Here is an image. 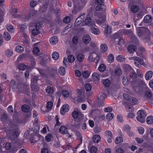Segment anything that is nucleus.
<instances>
[{
  "label": "nucleus",
  "mask_w": 153,
  "mask_h": 153,
  "mask_svg": "<svg viewBox=\"0 0 153 153\" xmlns=\"http://www.w3.org/2000/svg\"><path fill=\"white\" fill-rule=\"evenodd\" d=\"M125 67L127 68V70L129 71L130 72V76L132 79V80L131 81V83L134 89V91L136 92H138L140 88L138 86H137L136 87H134V85H137V83L136 82H134V79L136 77V75L135 72L131 68L130 66L127 64L125 65Z\"/></svg>",
  "instance_id": "1"
},
{
  "label": "nucleus",
  "mask_w": 153,
  "mask_h": 153,
  "mask_svg": "<svg viewBox=\"0 0 153 153\" xmlns=\"http://www.w3.org/2000/svg\"><path fill=\"white\" fill-rule=\"evenodd\" d=\"M134 25L136 26L137 33L139 36L142 37L148 35L149 33V30L145 27H137L138 20L134 19Z\"/></svg>",
  "instance_id": "2"
},
{
  "label": "nucleus",
  "mask_w": 153,
  "mask_h": 153,
  "mask_svg": "<svg viewBox=\"0 0 153 153\" xmlns=\"http://www.w3.org/2000/svg\"><path fill=\"white\" fill-rule=\"evenodd\" d=\"M92 13H89L87 16L85 20L82 23V25L84 26L88 25L89 27L95 26L96 25L92 19Z\"/></svg>",
  "instance_id": "3"
},
{
  "label": "nucleus",
  "mask_w": 153,
  "mask_h": 153,
  "mask_svg": "<svg viewBox=\"0 0 153 153\" xmlns=\"http://www.w3.org/2000/svg\"><path fill=\"white\" fill-rule=\"evenodd\" d=\"M74 1V9L72 11V13L76 14L77 12L82 10L85 5L81 1L78 0H75Z\"/></svg>",
  "instance_id": "4"
},
{
  "label": "nucleus",
  "mask_w": 153,
  "mask_h": 153,
  "mask_svg": "<svg viewBox=\"0 0 153 153\" xmlns=\"http://www.w3.org/2000/svg\"><path fill=\"white\" fill-rule=\"evenodd\" d=\"M146 116V114L145 111L143 110H141L137 112V116L136 118L138 121L143 123L145 121Z\"/></svg>",
  "instance_id": "5"
},
{
  "label": "nucleus",
  "mask_w": 153,
  "mask_h": 153,
  "mask_svg": "<svg viewBox=\"0 0 153 153\" xmlns=\"http://www.w3.org/2000/svg\"><path fill=\"white\" fill-rule=\"evenodd\" d=\"M88 59L91 61H95L97 63L99 60L100 57L95 52H92L90 53Z\"/></svg>",
  "instance_id": "6"
},
{
  "label": "nucleus",
  "mask_w": 153,
  "mask_h": 153,
  "mask_svg": "<svg viewBox=\"0 0 153 153\" xmlns=\"http://www.w3.org/2000/svg\"><path fill=\"white\" fill-rule=\"evenodd\" d=\"M73 117L76 120V121L79 122L82 120L83 117V115L79 111H74L72 114Z\"/></svg>",
  "instance_id": "7"
},
{
  "label": "nucleus",
  "mask_w": 153,
  "mask_h": 153,
  "mask_svg": "<svg viewBox=\"0 0 153 153\" xmlns=\"http://www.w3.org/2000/svg\"><path fill=\"white\" fill-rule=\"evenodd\" d=\"M38 80V77L35 76L31 79V86L32 90L37 91L39 89V87L37 85V82Z\"/></svg>",
  "instance_id": "8"
},
{
  "label": "nucleus",
  "mask_w": 153,
  "mask_h": 153,
  "mask_svg": "<svg viewBox=\"0 0 153 153\" xmlns=\"http://www.w3.org/2000/svg\"><path fill=\"white\" fill-rule=\"evenodd\" d=\"M103 0H96L95 3L97 5L96 9L97 10L100 11L104 7Z\"/></svg>",
  "instance_id": "9"
},
{
  "label": "nucleus",
  "mask_w": 153,
  "mask_h": 153,
  "mask_svg": "<svg viewBox=\"0 0 153 153\" xmlns=\"http://www.w3.org/2000/svg\"><path fill=\"white\" fill-rule=\"evenodd\" d=\"M41 27L39 23H37L35 25V28L32 31V33L33 36H36L40 33L39 29Z\"/></svg>",
  "instance_id": "10"
},
{
  "label": "nucleus",
  "mask_w": 153,
  "mask_h": 153,
  "mask_svg": "<svg viewBox=\"0 0 153 153\" xmlns=\"http://www.w3.org/2000/svg\"><path fill=\"white\" fill-rule=\"evenodd\" d=\"M106 16L105 14H101L99 19L97 20V23L99 25L103 24L106 21Z\"/></svg>",
  "instance_id": "11"
},
{
  "label": "nucleus",
  "mask_w": 153,
  "mask_h": 153,
  "mask_svg": "<svg viewBox=\"0 0 153 153\" xmlns=\"http://www.w3.org/2000/svg\"><path fill=\"white\" fill-rule=\"evenodd\" d=\"M69 107V106L68 104H66L63 105L61 108L60 114L62 115H64L66 112L68 111Z\"/></svg>",
  "instance_id": "12"
},
{
  "label": "nucleus",
  "mask_w": 153,
  "mask_h": 153,
  "mask_svg": "<svg viewBox=\"0 0 153 153\" xmlns=\"http://www.w3.org/2000/svg\"><path fill=\"white\" fill-rule=\"evenodd\" d=\"M134 64L136 66L139 68L141 65H144V62L142 59L138 57V59L135 60Z\"/></svg>",
  "instance_id": "13"
},
{
  "label": "nucleus",
  "mask_w": 153,
  "mask_h": 153,
  "mask_svg": "<svg viewBox=\"0 0 153 153\" xmlns=\"http://www.w3.org/2000/svg\"><path fill=\"white\" fill-rule=\"evenodd\" d=\"M85 15V14L83 13L76 19L75 21V24L76 25H79L81 23L84 19Z\"/></svg>",
  "instance_id": "14"
},
{
  "label": "nucleus",
  "mask_w": 153,
  "mask_h": 153,
  "mask_svg": "<svg viewBox=\"0 0 153 153\" xmlns=\"http://www.w3.org/2000/svg\"><path fill=\"white\" fill-rule=\"evenodd\" d=\"M91 39L90 36L88 34L85 35L82 38V41L85 44L89 43L91 41Z\"/></svg>",
  "instance_id": "15"
},
{
  "label": "nucleus",
  "mask_w": 153,
  "mask_h": 153,
  "mask_svg": "<svg viewBox=\"0 0 153 153\" xmlns=\"http://www.w3.org/2000/svg\"><path fill=\"white\" fill-rule=\"evenodd\" d=\"M121 33L124 34L125 35H130L132 33V31L131 30H127L122 29L119 31Z\"/></svg>",
  "instance_id": "16"
},
{
  "label": "nucleus",
  "mask_w": 153,
  "mask_h": 153,
  "mask_svg": "<svg viewBox=\"0 0 153 153\" xmlns=\"http://www.w3.org/2000/svg\"><path fill=\"white\" fill-rule=\"evenodd\" d=\"M153 72L151 71H147L145 74V78L146 80H149L152 77Z\"/></svg>",
  "instance_id": "17"
},
{
  "label": "nucleus",
  "mask_w": 153,
  "mask_h": 153,
  "mask_svg": "<svg viewBox=\"0 0 153 153\" xmlns=\"http://www.w3.org/2000/svg\"><path fill=\"white\" fill-rule=\"evenodd\" d=\"M92 79L95 82H98L100 79L99 75L97 72L94 73L92 75Z\"/></svg>",
  "instance_id": "18"
},
{
  "label": "nucleus",
  "mask_w": 153,
  "mask_h": 153,
  "mask_svg": "<svg viewBox=\"0 0 153 153\" xmlns=\"http://www.w3.org/2000/svg\"><path fill=\"white\" fill-rule=\"evenodd\" d=\"M112 31V27L111 26L107 25H105V34H110L111 33Z\"/></svg>",
  "instance_id": "19"
},
{
  "label": "nucleus",
  "mask_w": 153,
  "mask_h": 153,
  "mask_svg": "<svg viewBox=\"0 0 153 153\" xmlns=\"http://www.w3.org/2000/svg\"><path fill=\"white\" fill-rule=\"evenodd\" d=\"M136 49V47L133 45H131L128 46V50L130 53H133L135 51Z\"/></svg>",
  "instance_id": "20"
},
{
  "label": "nucleus",
  "mask_w": 153,
  "mask_h": 153,
  "mask_svg": "<svg viewBox=\"0 0 153 153\" xmlns=\"http://www.w3.org/2000/svg\"><path fill=\"white\" fill-rule=\"evenodd\" d=\"M10 136H12V138H16L18 137L19 135V133L17 130H13L12 131H10Z\"/></svg>",
  "instance_id": "21"
},
{
  "label": "nucleus",
  "mask_w": 153,
  "mask_h": 153,
  "mask_svg": "<svg viewBox=\"0 0 153 153\" xmlns=\"http://www.w3.org/2000/svg\"><path fill=\"white\" fill-rule=\"evenodd\" d=\"M50 43L52 45H55L58 41V38L56 36H54L51 37L49 40Z\"/></svg>",
  "instance_id": "22"
},
{
  "label": "nucleus",
  "mask_w": 153,
  "mask_h": 153,
  "mask_svg": "<svg viewBox=\"0 0 153 153\" xmlns=\"http://www.w3.org/2000/svg\"><path fill=\"white\" fill-rule=\"evenodd\" d=\"M94 27H91V33L96 35L99 34L100 33V31L99 29Z\"/></svg>",
  "instance_id": "23"
},
{
  "label": "nucleus",
  "mask_w": 153,
  "mask_h": 153,
  "mask_svg": "<svg viewBox=\"0 0 153 153\" xmlns=\"http://www.w3.org/2000/svg\"><path fill=\"white\" fill-rule=\"evenodd\" d=\"M101 138L99 135L96 134L94 135L92 138L93 142L94 143H98L100 140Z\"/></svg>",
  "instance_id": "24"
},
{
  "label": "nucleus",
  "mask_w": 153,
  "mask_h": 153,
  "mask_svg": "<svg viewBox=\"0 0 153 153\" xmlns=\"http://www.w3.org/2000/svg\"><path fill=\"white\" fill-rule=\"evenodd\" d=\"M108 47L107 45L105 43L101 44L100 46V51L102 53H105L107 51Z\"/></svg>",
  "instance_id": "25"
},
{
  "label": "nucleus",
  "mask_w": 153,
  "mask_h": 153,
  "mask_svg": "<svg viewBox=\"0 0 153 153\" xmlns=\"http://www.w3.org/2000/svg\"><path fill=\"white\" fill-rule=\"evenodd\" d=\"M15 51L19 53H21L24 51V48L23 47L20 45H17L15 48Z\"/></svg>",
  "instance_id": "26"
},
{
  "label": "nucleus",
  "mask_w": 153,
  "mask_h": 153,
  "mask_svg": "<svg viewBox=\"0 0 153 153\" xmlns=\"http://www.w3.org/2000/svg\"><path fill=\"white\" fill-rule=\"evenodd\" d=\"M152 21V19L151 16L149 15H147L145 16L144 19V22L146 23H150Z\"/></svg>",
  "instance_id": "27"
},
{
  "label": "nucleus",
  "mask_w": 153,
  "mask_h": 153,
  "mask_svg": "<svg viewBox=\"0 0 153 153\" xmlns=\"http://www.w3.org/2000/svg\"><path fill=\"white\" fill-rule=\"evenodd\" d=\"M21 109L22 111L25 112H28L29 111L30 107L29 106L26 105H24L22 106Z\"/></svg>",
  "instance_id": "28"
},
{
  "label": "nucleus",
  "mask_w": 153,
  "mask_h": 153,
  "mask_svg": "<svg viewBox=\"0 0 153 153\" xmlns=\"http://www.w3.org/2000/svg\"><path fill=\"white\" fill-rule=\"evenodd\" d=\"M59 131L62 134H67L68 132L67 128L65 126H61L59 128Z\"/></svg>",
  "instance_id": "29"
},
{
  "label": "nucleus",
  "mask_w": 153,
  "mask_h": 153,
  "mask_svg": "<svg viewBox=\"0 0 153 153\" xmlns=\"http://www.w3.org/2000/svg\"><path fill=\"white\" fill-rule=\"evenodd\" d=\"M11 87L14 90H15L17 88V85L14 79H12L10 81Z\"/></svg>",
  "instance_id": "30"
},
{
  "label": "nucleus",
  "mask_w": 153,
  "mask_h": 153,
  "mask_svg": "<svg viewBox=\"0 0 153 153\" xmlns=\"http://www.w3.org/2000/svg\"><path fill=\"white\" fill-rule=\"evenodd\" d=\"M7 28L9 33H13L15 31V29L11 25H7Z\"/></svg>",
  "instance_id": "31"
},
{
  "label": "nucleus",
  "mask_w": 153,
  "mask_h": 153,
  "mask_svg": "<svg viewBox=\"0 0 153 153\" xmlns=\"http://www.w3.org/2000/svg\"><path fill=\"white\" fill-rule=\"evenodd\" d=\"M52 58L53 59L57 60L59 57V54L57 52L55 51L52 53Z\"/></svg>",
  "instance_id": "32"
},
{
  "label": "nucleus",
  "mask_w": 153,
  "mask_h": 153,
  "mask_svg": "<svg viewBox=\"0 0 153 153\" xmlns=\"http://www.w3.org/2000/svg\"><path fill=\"white\" fill-rule=\"evenodd\" d=\"M139 7L136 5L132 6L131 8V10L133 13H135L137 12L139 10Z\"/></svg>",
  "instance_id": "33"
},
{
  "label": "nucleus",
  "mask_w": 153,
  "mask_h": 153,
  "mask_svg": "<svg viewBox=\"0 0 153 153\" xmlns=\"http://www.w3.org/2000/svg\"><path fill=\"white\" fill-rule=\"evenodd\" d=\"M58 71L59 73L61 75H64L66 73V71L65 68L62 66L59 67Z\"/></svg>",
  "instance_id": "34"
},
{
  "label": "nucleus",
  "mask_w": 153,
  "mask_h": 153,
  "mask_svg": "<svg viewBox=\"0 0 153 153\" xmlns=\"http://www.w3.org/2000/svg\"><path fill=\"white\" fill-rule=\"evenodd\" d=\"M146 121L148 124H151L153 123V117L152 116H148L146 119Z\"/></svg>",
  "instance_id": "35"
},
{
  "label": "nucleus",
  "mask_w": 153,
  "mask_h": 153,
  "mask_svg": "<svg viewBox=\"0 0 153 153\" xmlns=\"http://www.w3.org/2000/svg\"><path fill=\"white\" fill-rule=\"evenodd\" d=\"M33 53L34 54L38 55L40 54V51L37 47H34L33 49Z\"/></svg>",
  "instance_id": "36"
},
{
  "label": "nucleus",
  "mask_w": 153,
  "mask_h": 153,
  "mask_svg": "<svg viewBox=\"0 0 153 153\" xmlns=\"http://www.w3.org/2000/svg\"><path fill=\"white\" fill-rule=\"evenodd\" d=\"M102 82L103 84L106 87H108L111 84V81L108 79H103Z\"/></svg>",
  "instance_id": "37"
},
{
  "label": "nucleus",
  "mask_w": 153,
  "mask_h": 153,
  "mask_svg": "<svg viewBox=\"0 0 153 153\" xmlns=\"http://www.w3.org/2000/svg\"><path fill=\"white\" fill-rule=\"evenodd\" d=\"M4 37L7 41H9L11 38V36L10 34L7 32H5L4 33Z\"/></svg>",
  "instance_id": "38"
},
{
  "label": "nucleus",
  "mask_w": 153,
  "mask_h": 153,
  "mask_svg": "<svg viewBox=\"0 0 153 153\" xmlns=\"http://www.w3.org/2000/svg\"><path fill=\"white\" fill-rule=\"evenodd\" d=\"M114 59V55L111 54H110L107 57V60L108 62L111 63L113 62Z\"/></svg>",
  "instance_id": "39"
},
{
  "label": "nucleus",
  "mask_w": 153,
  "mask_h": 153,
  "mask_svg": "<svg viewBox=\"0 0 153 153\" xmlns=\"http://www.w3.org/2000/svg\"><path fill=\"white\" fill-rule=\"evenodd\" d=\"M131 128L130 126L127 124L124 125L123 127V129L125 131L128 133L130 132Z\"/></svg>",
  "instance_id": "40"
},
{
  "label": "nucleus",
  "mask_w": 153,
  "mask_h": 153,
  "mask_svg": "<svg viewBox=\"0 0 153 153\" xmlns=\"http://www.w3.org/2000/svg\"><path fill=\"white\" fill-rule=\"evenodd\" d=\"M114 116V114L112 113H108L106 116V118L108 120H111L112 119Z\"/></svg>",
  "instance_id": "41"
},
{
  "label": "nucleus",
  "mask_w": 153,
  "mask_h": 153,
  "mask_svg": "<svg viewBox=\"0 0 153 153\" xmlns=\"http://www.w3.org/2000/svg\"><path fill=\"white\" fill-rule=\"evenodd\" d=\"M115 41L117 42V43H116V44L119 45L123 44L124 42L123 40L120 37L115 39Z\"/></svg>",
  "instance_id": "42"
},
{
  "label": "nucleus",
  "mask_w": 153,
  "mask_h": 153,
  "mask_svg": "<svg viewBox=\"0 0 153 153\" xmlns=\"http://www.w3.org/2000/svg\"><path fill=\"white\" fill-rule=\"evenodd\" d=\"M77 57L78 61L81 62L84 58V56L81 53H79L77 56Z\"/></svg>",
  "instance_id": "43"
},
{
  "label": "nucleus",
  "mask_w": 153,
  "mask_h": 153,
  "mask_svg": "<svg viewBox=\"0 0 153 153\" xmlns=\"http://www.w3.org/2000/svg\"><path fill=\"white\" fill-rule=\"evenodd\" d=\"M90 47L93 48V49L95 51H97L98 50V48L97 45L93 42H91L90 44Z\"/></svg>",
  "instance_id": "44"
},
{
  "label": "nucleus",
  "mask_w": 153,
  "mask_h": 153,
  "mask_svg": "<svg viewBox=\"0 0 153 153\" xmlns=\"http://www.w3.org/2000/svg\"><path fill=\"white\" fill-rule=\"evenodd\" d=\"M98 69L100 72H103L106 69V67L103 64L100 65L98 67Z\"/></svg>",
  "instance_id": "45"
},
{
  "label": "nucleus",
  "mask_w": 153,
  "mask_h": 153,
  "mask_svg": "<svg viewBox=\"0 0 153 153\" xmlns=\"http://www.w3.org/2000/svg\"><path fill=\"white\" fill-rule=\"evenodd\" d=\"M92 88V86L91 84L89 83L86 84L85 85V89L87 92H90Z\"/></svg>",
  "instance_id": "46"
},
{
  "label": "nucleus",
  "mask_w": 153,
  "mask_h": 153,
  "mask_svg": "<svg viewBox=\"0 0 153 153\" xmlns=\"http://www.w3.org/2000/svg\"><path fill=\"white\" fill-rule=\"evenodd\" d=\"M26 66L24 64H20L18 66V68L19 70L24 71L26 68Z\"/></svg>",
  "instance_id": "47"
},
{
  "label": "nucleus",
  "mask_w": 153,
  "mask_h": 153,
  "mask_svg": "<svg viewBox=\"0 0 153 153\" xmlns=\"http://www.w3.org/2000/svg\"><path fill=\"white\" fill-rule=\"evenodd\" d=\"M123 96L124 99L128 101H131V97L129 96L126 93H124Z\"/></svg>",
  "instance_id": "48"
},
{
  "label": "nucleus",
  "mask_w": 153,
  "mask_h": 153,
  "mask_svg": "<svg viewBox=\"0 0 153 153\" xmlns=\"http://www.w3.org/2000/svg\"><path fill=\"white\" fill-rule=\"evenodd\" d=\"M115 74L116 75L120 76L122 74V70L120 68L115 69Z\"/></svg>",
  "instance_id": "49"
},
{
  "label": "nucleus",
  "mask_w": 153,
  "mask_h": 153,
  "mask_svg": "<svg viewBox=\"0 0 153 153\" xmlns=\"http://www.w3.org/2000/svg\"><path fill=\"white\" fill-rule=\"evenodd\" d=\"M46 91L49 94H52L53 91V89L51 86L48 87L46 89Z\"/></svg>",
  "instance_id": "50"
},
{
  "label": "nucleus",
  "mask_w": 153,
  "mask_h": 153,
  "mask_svg": "<svg viewBox=\"0 0 153 153\" xmlns=\"http://www.w3.org/2000/svg\"><path fill=\"white\" fill-rule=\"evenodd\" d=\"M144 14L142 11H140L137 14V19H136L137 20H139V19L141 18L143 16Z\"/></svg>",
  "instance_id": "51"
},
{
  "label": "nucleus",
  "mask_w": 153,
  "mask_h": 153,
  "mask_svg": "<svg viewBox=\"0 0 153 153\" xmlns=\"http://www.w3.org/2000/svg\"><path fill=\"white\" fill-rule=\"evenodd\" d=\"M123 141L122 138L120 137H116L115 141V143L118 144Z\"/></svg>",
  "instance_id": "52"
},
{
  "label": "nucleus",
  "mask_w": 153,
  "mask_h": 153,
  "mask_svg": "<svg viewBox=\"0 0 153 153\" xmlns=\"http://www.w3.org/2000/svg\"><path fill=\"white\" fill-rule=\"evenodd\" d=\"M105 95L102 94L101 95H98L97 97V100L98 102H102L103 101L104 99Z\"/></svg>",
  "instance_id": "53"
},
{
  "label": "nucleus",
  "mask_w": 153,
  "mask_h": 153,
  "mask_svg": "<svg viewBox=\"0 0 153 153\" xmlns=\"http://www.w3.org/2000/svg\"><path fill=\"white\" fill-rule=\"evenodd\" d=\"M68 61L70 62H72L75 60L74 57L72 55H69L68 56Z\"/></svg>",
  "instance_id": "54"
},
{
  "label": "nucleus",
  "mask_w": 153,
  "mask_h": 153,
  "mask_svg": "<svg viewBox=\"0 0 153 153\" xmlns=\"http://www.w3.org/2000/svg\"><path fill=\"white\" fill-rule=\"evenodd\" d=\"M62 96L64 97H68L69 96V92L66 90H63L62 93Z\"/></svg>",
  "instance_id": "55"
},
{
  "label": "nucleus",
  "mask_w": 153,
  "mask_h": 153,
  "mask_svg": "<svg viewBox=\"0 0 153 153\" xmlns=\"http://www.w3.org/2000/svg\"><path fill=\"white\" fill-rule=\"evenodd\" d=\"M152 94L149 90L147 91L145 93L146 96L148 98H150L152 97Z\"/></svg>",
  "instance_id": "56"
},
{
  "label": "nucleus",
  "mask_w": 153,
  "mask_h": 153,
  "mask_svg": "<svg viewBox=\"0 0 153 153\" xmlns=\"http://www.w3.org/2000/svg\"><path fill=\"white\" fill-rule=\"evenodd\" d=\"M97 150V147L94 146H92L90 149V152L91 153H96Z\"/></svg>",
  "instance_id": "57"
},
{
  "label": "nucleus",
  "mask_w": 153,
  "mask_h": 153,
  "mask_svg": "<svg viewBox=\"0 0 153 153\" xmlns=\"http://www.w3.org/2000/svg\"><path fill=\"white\" fill-rule=\"evenodd\" d=\"M117 59L119 62H123L125 61V58L122 56L119 55L117 57Z\"/></svg>",
  "instance_id": "58"
},
{
  "label": "nucleus",
  "mask_w": 153,
  "mask_h": 153,
  "mask_svg": "<svg viewBox=\"0 0 153 153\" xmlns=\"http://www.w3.org/2000/svg\"><path fill=\"white\" fill-rule=\"evenodd\" d=\"M6 54L8 57H10L13 55V51L10 50H7L6 51Z\"/></svg>",
  "instance_id": "59"
},
{
  "label": "nucleus",
  "mask_w": 153,
  "mask_h": 153,
  "mask_svg": "<svg viewBox=\"0 0 153 153\" xmlns=\"http://www.w3.org/2000/svg\"><path fill=\"white\" fill-rule=\"evenodd\" d=\"M53 106V103L51 101H48L46 104V107L48 109H51Z\"/></svg>",
  "instance_id": "60"
},
{
  "label": "nucleus",
  "mask_w": 153,
  "mask_h": 153,
  "mask_svg": "<svg viewBox=\"0 0 153 153\" xmlns=\"http://www.w3.org/2000/svg\"><path fill=\"white\" fill-rule=\"evenodd\" d=\"M37 137H38L37 136H35L34 137H30L29 139L31 143H34L35 142L37 141V140H36V138Z\"/></svg>",
  "instance_id": "61"
},
{
  "label": "nucleus",
  "mask_w": 153,
  "mask_h": 153,
  "mask_svg": "<svg viewBox=\"0 0 153 153\" xmlns=\"http://www.w3.org/2000/svg\"><path fill=\"white\" fill-rule=\"evenodd\" d=\"M69 27L67 26L64 29L63 31L62 32V35H64L67 33L69 31Z\"/></svg>",
  "instance_id": "62"
},
{
  "label": "nucleus",
  "mask_w": 153,
  "mask_h": 153,
  "mask_svg": "<svg viewBox=\"0 0 153 153\" xmlns=\"http://www.w3.org/2000/svg\"><path fill=\"white\" fill-rule=\"evenodd\" d=\"M82 75L84 78H87L89 77V74L88 71H85L82 73Z\"/></svg>",
  "instance_id": "63"
},
{
  "label": "nucleus",
  "mask_w": 153,
  "mask_h": 153,
  "mask_svg": "<svg viewBox=\"0 0 153 153\" xmlns=\"http://www.w3.org/2000/svg\"><path fill=\"white\" fill-rule=\"evenodd\" d=\"M122 82L123 84L125 86L128 84V80L126 77H123L122 80Z\"/></svg>",
  "instance_id": "64"
}]
</instances>
